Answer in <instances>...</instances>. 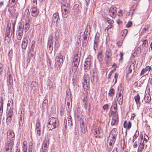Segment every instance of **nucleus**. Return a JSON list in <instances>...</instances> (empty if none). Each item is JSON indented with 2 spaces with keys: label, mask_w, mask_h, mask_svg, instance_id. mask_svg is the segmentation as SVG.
Returning <instances> with one entry per match:
<instances>
[{
  "label": "nucleus",
  "mask_w": 152,
  "mask_h": 152,
  "mask_svg": "<svg viewBox=\"0 0 152 152\" xmlns=\"http://www.w3.org/2000/svg\"><path fill=\"white\" fill-rule=\"evenodd\" d=\"M59 124L58 122L53 117H51L48 120L47 126L49 130L56 128Z\"/></svg>",
  "instance_id": "nucleus-1"
},
{
  "label": "nucleus",
  "mask_w": 152,
  "mask_h": 152,
  "mask_svg": "<svg viewBox=\"0 0 152 152\" xmlns=\"http://www.w3.org/2000/svg\"><path fill=\"white\" fill-rule=\"evenodd\" d=\"M112 53L111 50L107 48L105 53V61L106 65H108L112 62Z\"/></svg>",
  "instance_id": "nucleus-2"
},
{
  "label": "nucleus",
  "mask_w": 152,
  "mask_h": 152,
  "mask_svg": "<svg viewBox=\"0 0 152 152\" xmlns=\"http://www.w3.org/2000/svg\"><path fill=\"white\" fill-rule=\"evenodd\" d=\"M92 133L95 135L96 137H102L103 135V133L102 129L98 126H93L91 129Z\"/></svg>",
  "instance_id": "nucleus-3"
},
{
  "label": "nucleus",
  "mask_w": 152,
  "mask_h": 152,
  "mask_svg": "<svg viewBox=\"0 0 152 152\" xmlns=\"http://www.w3.org/2000/svg\"><path fill=\"white\" fill-rule=\"evenodd\" d=\"M112 114L113 117L111 123L112 126L117 125L118 122V117L117 111H112Z\"/></svg>",
  "instance_id": "nucleus-4"
},
{
  "label": "nucleus",
  "mask_w": 152,
  "mask_h": 152,
  "mask_svg": "<svg viewBox=\"0 0 152 152\" xmlns=\"http://www.w3.org/2000/svg\"><path fill=\"white\" fill-rule=\"evenodd\" d=\"M14 142L12 141H8L4 152H12Z\"/></svg>",
  "instance_id": "nucleus-5"
},
{
  "label": "nucleus",
  "mask_w": 152,
  "mask_h": 152,
  "mask_svg": "<svg viewBox=\"0 0 152 152\" xmlns=\"http://www.w3.org/2000/svg\"><path fill=\"white\" fill-rule=\"evenodd\" d=\"M63 62V56L61 53H59L56 57L55 64L56 65L59 66L62 64Z\"/></svg>",
  "instance_id": "nucleus-6"
},
{
  "label": "nucleus",
  "mask_w": 152,
  "mask_h": 152,
  "mask_svg": "<svg viewBox=\"0 0 152 152\" xmlns=\"http://www.w3.org/2000/svg\"><path fill=\"white\" fill-rule=\"evenodd\" d=\"M49 143V139L48 138H45V140L43 141L42 147V152H47L48 149V146Z\"/></svg>",
  "instance_id": "nucleus-7"
},
{
  "label": "nucleus",
  "mask_w": 152,
  "mask_h": 152,
  "mask_svg": "<svg viewBox=\"0 0 152 152\" xmlns=\"http://www.w3.org/2000/svg\"><path fill=\"white\" fill-rule=\"evenodd\" d=\"M80 54H76L75 55L72 62V65L73 66H78L80 60Z\"/></svg>",
  "instance_id": "nucleus-8"
},
{
  "label": "nucleus",
  "mask_w": 152,
  "mask_h": 152,
  "mask_svg": "<svg viewBox=\"0 0 152 152\" xmlns=\"http://www.w3.org/2000/svg\"><path fill=\"white\" fill-rule=\"evenodd\" d=\"M117 8L114 6H111L109 9V14L113 18H115L116 14Z\"/></svg>",
  "instance_id": "nucleus-9"
},
{
  "label": "nucleus",
  "mask_w": 152,
  "mask_h": 152,
  "mask_svg": "<svg viewBox=\"0 0 152 152\" xmlns=\"http://www.w3.org/2000/svg\"><path fill=\"white\" fill-rule=\"evenodd\" d=\"M91 59L89 58H87L86 59L84 64V70L86 72L87 71L90 69L91 64Z\"/></svg>",
  "instance_id": "nucleus-10"
},
{
  "label": "nucleus",
  "mask_w": 152,
  "mask_h": 152,
  "mask_svg": "<svg viewBox=\"0 0 152 152\" xmlns=\"http://www.w3.org/2000/svg\"><path fill=\"white\" fill-rule=\"evenodd\" d=\"M23 28L19 26L17 32V37L18 39L20 40L22 38L23 34Z\"/></svg>",
  "instance_id": "nucleus-11"
},
{
  "label": "nucleus",
  "mask_w": 152,
  "mask_h": 152,
  "mask_svg": "<svg viewBox=\"0 0 152 152\" xmlns=\"http://www.w3.org/2000/svg\"><path fill=\"white\" fill-rule=\"evenodd\" d=\"M65 7V5H63L61 7V11L62 15L63 17L66 18L68 16V13L69 12V8L68 7L64 8Z\"/></svg>",
  "instance_id": "nucleus-12"
},
{
  "label": "nucleus",
  "mask_w": 152,
  "mask_h": 152,
  "mask_svg": "<svg viewBox=\"0 0 152 152\" xmlns=\"http://www.w3.org/2000/svg\"><path fill=\"white\" fill-rule=\"evenodd\" d=\"M30 12L31 15L33 17H36L38 15L39 13V10L35 7H33L31 8L30 10Z\"/></svg>",
  "instance_id": "nucleus-13"
},
{
  "label": "nucleus",
  "mask_w": 152,
  "mask_h": 152,
  "mask_svg": "<svg viewBox=\"0 0 152 152\" xmlns=\"http://www.w3.org/2000/svg\"><path fill=\"white\" fill-rule=\"evenodd\" d=\"M15 134L14 133L11 131H9L7 132V137L9 139V141H12L13 142L14 139Z\"/></svg>",
  "instance_id": "nucleus-14"
},
{
  "label": "nucleus",
  "mask_w": 152,
  "mask_h": 152,
  "mask_svg": "<svg viewBox=\"0 0 152 152\" xmlns=\"http://www.w3.org/2000/svg\"><path fill=\"white\" fill-rule=\"evenodd\" d=\"M143 138V137L142 136L141 137V142L138 148V151L139 152H141L143 149L144 147V142Z\"/></svg>",
  "instance_id": "nucleus-15"
},
{
  "label": "nucleus",
  "mask_w": 152,
  "mask_h": 152,
  "mask_svg": "<svg viewBox=\"0 0 152 152\" xmlns=\"http://www.w3.org/2000/svg\"><path fill=\"white\" fill-rule=\"evenodd\" d=\"M99 38V37L96 36H96L94 39V48L95 50H96V48H97V46H98Z\"/></svg>",
  "instance_id": "nucleus-16"
},
{
  "label": "nucleus",
  "mask_w": 152,
  "mask_h": 152,
  "mask_svg": "<svg viewBox=\"0 0 152 152\" xmlns=\"http://www.w3.org/2000/svg\"><path fill=\"white\" fill-rule=\"evenodd\" d=\"M28 41L26 39H24L22 41V48L23 49H25L28 44Z\"/></svg>",
  "instance_id": "nucleus-17"
},
{
  "label": "nucleus",
  "mask_w": 152,
  "mask_h": 152,
  "mask_svg": "<svg viewBox=\"0 0 152 152\" xmlns=\"http://www.w3.org/2000/svg\"><path fill=\"white\" fill-rule=\"evenodd\" d=\"M58 18L59 16L58 13H55L53 14V20L54 23H57Z\"/></svg>",
  "instance_id": "nucleus-18"
},
{
  "label": "nucleus",
  "mask_w": 152,
  "mask_h": 152,
  "mask_svg": "<svg viewBox=\"0 0 152 152\" xmlns=\"http://www.w3.org/2000/svg\"><path fill=\"white\" fill-rule=\"evenodd\" d=\"M30 24L28 22H28H26L23 25V28H24V31L25 32H26L29 28Z\"/></svg>",
  "instance_id": "nucleus-19"
},
{
  "label": "nucleus",
  "mask_w": 152,
  "mask_h": 152,
  "mask_svg": "<svg viewBox=\"0 0 152 152\" xmlns=\"http://www.w3.org/2000/svg\"><path fill=\"white\" fill-rule=\"evenodd\" d=\"M13 80L12 77L10 76L7 79V84L8 86L11 87L12 85Z\"/></svg>",
  "instance_id": "nucleus-20"
},
{
  "label": "nucleus",
  "mask_w": 152,
  "mask_h": 152,
  "mask_svg": "<svg viewBox=\"0 0 152 152\" xmlns=\"http://www.w3.org/2000/svg\"><path fill=\"white\" fill-rule=\"evenodd\" d=\"M117 129L116 128H113L111 131L110 134L112 136V138H114L115 139V137L116 136L117 134Z\"/></svg>",
  "instance_id": "nucleus-21"
},
{
  "label": "nucleus",
  "mask_w": 152,
  "mask_h": 152,
  "mask_svg": "<svg viewBox=\"0 0 152 152\" xmlns=\"http://www.w3.org/2000/svg\"><path fill=\"white\" fill-rule=\"evenodd\" d=\"M48 101L47 99H45L42 104V109L43 110L46 109L48 108Z\"/></svg>",
  "instance_id": "nucleus-22"
},
{
  "label": "nucleus",
  "mask_w": 152,
  "mask_h": 152,
  "mask_svg": "<svg viewBox=\"0 0 152 152\" xmlns=\"http://www.w3.org/2000/svg\"><path fill=\"white\" fill-rule=\"evenodd\" d=\"M90 25H88L85 30L84 34H86L87 36H88L90 34Z\"/></svg>",
  "instance_id": "nucleus-23"
},
{
  "label": "nucleus",
  "mask_w": 152,
  "mask_h": 152,
  "mask_svg": "<svg viewBox=\"0 0 152 152\" xmlns=\"http://www.w3.org/2000/svg\"><path fill=\"white\" fill-rule=\"evenodd\" d=\"M19 120L18 121L19 125L20 126L22 125L23 124V115L21 114L20 115L19 117Z\"/></svg>",
  "instance_id": "nucleus-24"
},
{
  "label": "nucleus",
  "mask_w": 152,
  "mask_h": 152,
  "mask_svg": "<svg viewBox=\"0 0 152 152\" xmlns=\"http://www.w3.org/2000/svg\"><path fill=\"white\" fill-rule=\"evenodd\" d=\"M11 108V107H10V109H9L8 111L7 112V117L12 118L13 112L12 109Z\"/></svg>",
  "instance_id": "nucleus-25"
},
{
  "label": "nucleus",
  "mask_w": 152,
  "mask_h": 152,
  "mask_svg": "<svg viewBox=\"0 0 152 152\" xmlns=\"http://www.w3.org/2000/svg\"><path fill=\"white\" fill-rule=\"evenodd\" d=\"M134 99L135 100L136 102V103L137 105L138 104H140V96L139 94H137V95L135 96L134 97Z\"/></svg>",
  "instance_id": "nucleus-26"
},
{
  "label": "nucleus",
  "mask_w": 152,
  "mask_h": 152,
  "mask_svg": "<svg viewBox=\"0 0 152 152\" xmlns=\"http://www.w3.org/2000/svg\"><path fill=\"white\" fill-rule=\"evenodd\" d=\"M145 101L146 102L149 103L151 100V97L150 95H146L144 97Z\"/></svg>",
  "instance_id": "nucleus-27"
},
{
  "label": "nucleus",
  "mask_w": 152,
  "mask_h": 152,
  "mask_svg": "<svg viewBox=\"0 0 152 152\" xmlns=\"http://www.w3.org/2000/svg\"><path fill=\"white\" fill-rule=\"evenodd\" d=\"M83 102V104L84 106L86 109H87V107L88 105L87 103V98L86 97H85L83 98V99L82 100Z\"/></svg>",
  "instance_id": "nucleus-28"
},
{
  "label": "nucleus",
  "mask_w": 152,
  "mask_h": 152,
  "mask_svg": "<svg viewBox=\"0 0 152 152\" xmlns=\"http://www.w3.org/2000/svg\"><path fill=\"white\" fill-rule=\"evenodd\" d=\"M97 57L99 61H101L102 60L103 57L102 51L99 52L98 53Z\"/></svg>",
  "instance_id": "nucleus-29"
},
{
  "label": "nucleus",
  "mask_w": 152,
  "mask_h": 152,
  "mask_svg": "<svg viewBox=\"0 0 152 152\" xmlns=\"http://www.w3.org/2000/svg\"><path fill=\"white\" fill-rule=\"evenodd\" d=\"M115 90L113 88H110L109 92L108 95L110 96H113L114 95Z\"/></svg>",
  "instance_id": "nucleus-30"
},
{
  "label": "nucleus",
  "mask_w": 152,
  "mask_h": 152,
  "mask_svg": "<svg viewBox=\"0 0 152 152\" xmlns=\"http://www.w3.org/2000/svg\"><path fill=\"white\" fill-rule=\"evenodd\" d=\"M3 100L2 97H0V110L3 111Z\"/></svg>",
  "instance_id": "nucleus-31"
},
{
  "label": "nucleus",
  "mask_w": 152,
  "mask_h": 152,
  "mask_svg": "<svg viewBox=\"0 0 152 152\" xmlns=\"http://www.w3.org/2000/svg\"><path fill=\"white\" fill-rule=\"evenodd\" d=\"M139 132L138 131H136L135 134L133 136V139L132 140V142H133L134 141L136 140L139 135Z\"/></svg>",
  "instance_id": "nucleus-32"
},
{
  "label": "nucleus",
  "mask_w": 152,
  "mask_h": 152,
  "mask_svg": "<svg viewBox=\"0 0 152 152\" xmlns=\"http://www.w3.org/2000/svg\"><path fill=\"white\" fill-rule=\"evenodd\" d=\"M68 122L69 126H72V118L70 115H69L67 117Z\"/></svg>",
  "instance_id": "nucleus-33"
},
{
  "label": "nucleus",
  "mask_w": 152,
  "mask_h": 152,
  "mask_svg": "<svg viewBox=\"0 0 152 152\" xmlns=\"http://www.w3.org/2000/svg\"><path fill=\"white\" fill-rule=\"evenodd\" d=\"M113 108L114 110H115L114 111H117V104L116 102H113L112 104V106L111 107V108Z\"/></svg>",
  "instance_id": "nucleus-34"
},
{
  "label": "nucleus",
  "mask_w": 152,
  "mask_h": 152,
  "mask_svg": "<svg viewBox=\"0 0 152 152\" xmlns=\"http://www.w3.org/2000/svg\"><path fill=\"white\" fill-rule=\"evenodd\" d=\"M47 65L48 66L49 68H51V61L49 58H47Z\"/></svg>",
  "instance_id": "nucleus-35"
},
{
  "label": "nucleus",
  "mask_w": 152,
  "mask_h": 152,
  "mask_svg": "<svg viewBox=\"0 0 152 152\" xmlns=\"http://www.w3.org/2000/svg\"><path fill=\"white\" fill-rule=\"evenodd\" d=\"M118 102L119 105H121L123 104V96L121 97H118L117 98Z\"/></svg>",
  "instance_id": "nucleus-36"
},
{
  "label": "nucleus",
  "mask_w": 152,
  "mask_h": 152,
  "mask_svg": "<svg viewBox=\"0 0 152 152\" xmlns=\"http://www.w3.org/2000/svg\"><path fill=\"white\" fill-rule=\"evenodd\" d=\"M10 38L9 37H8L7 36H6L5 37L4 39V42L6 44H7L9 43L10 40Z\"/></svg>",
  "instance_id": "nucleus-37"
},
{
  "label": "nucleus",
  "mask_w": 152,
  "mask_h": 152,
  "mask_svg": "<svg viewBox=\"0 0 152 152\" xmlns=\"http://www.w3.org/2000/svg\"><path fill=\"white\" fill-rule=\"evenodd\" d=\"M14 27L13 28V31L12 32V31H11V34L10 33L9 35H8L7 36L8 37L11 38V37L12 36V37L13 38L14 37Z\"/></svg>",
  "instance_id": "nucleus-38"
},
{
  "label": "nucleus",
  "mask_w": 152,
  "mask_h": 152,
  "mask_svg": "<svg viewBox=\"0 0 152 152\" xmlns=\"http://www.w3.org/2000/svg\"><path fill=\"white\" fill-rule=\"evenodd\" d=\"M106 20L107 21V23L109 24H112L113 23V19H111L110 18H107Z\"/></svg>",
  "instance_id": "nucleus-39"
},
{
  "label": "nucleus",
  "mask_w": 152,
  "mask_h": 152,
  "mask_svg": "<svg viewBox=\"0 0 152 152\" xmlns=\"http://www.w3.org/2000/svg\"><path fill=\"white\" fill-rule=\"evenodd\" d=\"M84 80L85 82H86L87 80H89V77L88 75L85 74L83 77Z\"/></svg>",
  "instance_id": "nucleus-40"
},
{
  "label": "nucleus",
  "mask_w": 152,
  "mask_h": 152,
  "mask_svg": "<svg viewBox=\"0 0 152 152\" xmlns=\"http://www.w3.org/2000/svg\"><path fill=\"white\" fill-rule=\"evenodd\" d=\"M35 42L34 40H33L31 42V50H33L34 48Z\"/></svg>",
  "instance_id": "nucleus-41"
},
{
  "label": "nucleus",
  "mask_w": 152,
  "mask_h": 152,
  "mask_svg": "<svg viewBox=\"0 0 152 152\" xmlns=\"http://www.w3.org/2000/svg\"><path fill=\"white\" fill-rule=\"evenodd\" d=\"M78 67V66H73V65H72V71L74 73L75 72L77 71V69Z\"/></svg>",
  "instance_id": "nucleus-42"
},
{
  "label": "nucleus",
  "mask_w": 152,
  "mask_h": 152,
  "mask_svg": "<svg viewBox=\"0 0 152 152\" xmlns=\"http://www.w3.org/2000/svg\"><path fill=\"white\" fill-rule=\"evenodd\" d=\"M148 41H147V39L144 40L143 41L142 44L143 47H144L145 48L146 47L148 46Z\"/></svg>",
  "instance_id": "nucleus-43"
},
{
  "label": "nucleus",
  "mask_w": 152,
  "mask_h": 152,
  "mask_svg": "<svg viewBox=\"0 0 152 152\" xmlns=\"http://www.w3.org/2000/svg\"><path fill=\"white\" fill-rule=\"evenodd\" d=\"M128 31L126 29H125L122 31V36H125L127 33Z\"/></svg>",
  "instance_id": "nucleus-44"
},
{
  "label": "nucleus",
  "mask_w": 152,
  "mask_h": 152,
  "mask_svg": "<svg viewBox=\"0 0 152 152\" xmlns=\"http://www.w3.org/2000/svg\"><path fill=\"white\" fill-rule=\"evenodd\" d=\"M36 130L37 131V135L39 136L40 134L41 131L40 128H36Z\"/></svg>",
  "instance_id": "nucleus-45"
},
{
  "label": "nucleus",
  "mask_w": 152,
  "mask_h": 152,
  "mask_svg": "<svg viewBox=\"0 0 152 152\" xmlns=\"http://www.w3.org/2000/svg\"><path fill=\"white\" fill-rule=\"evenodd\" d=\"M12 118H9L7 117L6 122L7 124L8 125L11 122Z\"/></svg>",
  "instance_id": "nucleus-46"
},
{
  "label": "nucleus",
  "mask_w": 152,
  "mask_h": 152,
  "mask_svg": "<svg viewBox=\"0 0 152 152\" xmlns=\"http://www.w3.org/2000/svg\"><path fill=\"white\" fill-rule=\"evenodd\" d=\"M53 43V39L52 38H49L48 42V44L52 45Z\"/></svg>",
  "instance_id": "nucleus-47"
},
{
  "label": "nucleus",
  "mask_w": 152,
  "mask_h": 152,
  "mask_svg": "<svg viewBox=\"0 0 152 152\" xmlns=\"http://www.w3.org/2000/svg\"><path fill=\"white\" fill-rule=\"evenodd\" d=\"M103 108L104 110H106V111H107L109 109V105L108 104H104L103 106Z\"/></svg>",
  "instance_id": "nucleus-48"
},
{
  "label": "nucleus",
  "mask_w": 152,
  "mask_h": 152,
  "mask_svg": "<svg viewBox=\"0 0 152 152\" xmlns=\"http://www.w3.org/2000/svg\"><path fill=\"white\" fill-rule=\"evenodd\" d=\"M24 16H26V17H27L28 16V15L30 14L29 11L28 10H26L24 13Z\"/></svg>",
  "instance_id": "nucleus-49"
},
{
  "label": "nucleus",
  "mask_w": 152,
  "mask_h": 152,
  "mask_svg": "<svg viewBox=\"0 0 152 152\" xmlns=\"http://www.w3.org/2000/svg\"><path fill=\"white\" fill-rule=\"evenodd\" d=\"M40 125L39 123V122L37 120L36 121V128H40Z\"/></svg>",
  "instance_id": "nucleus-50"
},
{
  "label": "nucleus",
  "mask_w": 152,
  "mask_h": 152,
  "mask_svg": "<svg viewBox=\"0 0 152 152\" xmlns=\"http://www.w3.org/2000/svg\"><path fill=\"white\" fill-rule=\"evenodd\" d=\"M10 30H11L10 28H9L7 30L5 34L6 36H7L9 35L10 33Z\"/></svg>",
  "instance_id": "nucleus-51"
},
{
  "label": "nucleus",
  "mask_w": 152,
  "mask_h": 152,
  "mask_svg": "<svg viewBox=\"0 0 152 152\" xmlns=\"http://www.w3.org/2000/svg\"><path fill=\"white\" fill-rule=\"evenodd\" d=\"M146 72H147V71H146V70H145V69H142V70L141 72V73H140V75H143L145 74H147V73H146Z\"/></svg>",
  "instance_id": "nucleus-52"
},
{
  "label": "nucleus",
  "mask_w": 152,
  "mask_h": 152,
  "mask_svg": "<svg viewBox=\"0 0 152 152\" xmlns=\"http://www.w3.org/2000/svg\"><path fill=\"white\" fill-rule=\"evenodd\" d=\"M87 40H85V39H83V41H82V43H83V47H84V46H86V43L87 42Z\"/></svg>",
  "instance_id": "nucleus-53"
},
{
  "label": "nucleus",
  "mask_w": 152,
  "mask_h": 152,
  "mask_svg": "<svg viewBox=\"0 0 152 152\" xmlns=\"http://www.w3.org/2000/svg\"><path fill=\"white\" fill-rule=\"evenodd\" d=\"M22 151L23 152H27V147L26 145H25L23 147Z\"/></svg>",
  "instance_id": "nucleus-54"
},
{
  "label": "nucleus",
  "mask_w": 152,
  "mask_h": 152,
  "mask_svg": "<svg viewBox=\"0 0 152 152\" xmlns=\"http://www.w3.org/2000/svg\"><path fill=\"white\" fill-rule=\"evenodd\" d=\"M31 2L33 6H35L37 4V0H31Z\"/></svg>",
  "instance_id": "nucleus-55"
},
{
  "label": "nucleus",
  "mask_w": 152,
  "mask_h": 152,
  "mask_svg": "<svg viewBox=\"0 0 152 152\" xmlns=\"http://www.w3.org/2000/svg\"><path fill=\"white\" fill-rule=\"evenodd\" d=\"M144 140L145 142H147L149 139L148 137L145 134V135H144Z\"/></svg>",
  "instance_id": "nucleus-56"
},
{
  "label": "nucleus",
  "mask_w": 152,
  "mask_h": 152,
  "mask_svg": "<svg viewBox=\"0 0 152 152\" xmlns=\"http://www.w3.org/2000/svg\"><path fill=\"white\" fill-rule=\"evenodd\" d=\"M132 23L131 21L128 22L126 25V26L127 27H129L132 26Z\"/></svg>",
  "instance_id": "nucleus-57"
},
{
  "label": "nucleus",
  "mask_w": 152,
  "mask_h": 152,
  "mask_svg": "<svg viewBox=\"0 0 152 152\" xmlns=\"http://www.w3.org/2000/svg\"><path fill=\"white\" fill-rule=\"evenodd\" d=\"M48 85L49 88H50L53 86L52 83L51 81H49L48 82Z\"/></svg>",
  "instance_id": "nucleus-58"
},
{
  "label": "nucleus",
  "mask_w": 152,
  "mask_h": 152,
  "mask_svg": "<svg viewBox=\"0 0 152 152\" xmlns=\"http://www.w3.org/2000/svg\"><path fill=\"white\" fill-rule=\"evenodd\" d=\"M149 27L150 25H145V27L143 29V30L144 29L145 31H146L148 30Z\"/></svg>",
  "instance_id": "nucleus-59"
},
{
  "label": "nucleus",
  "mask_w": 152,
  "mask_h": 152,
  "mask_svg": "<svg viewBox=\"0 0 152 152\" xmlns=\"http://www.w3.org/2000/svg\"><path fill=\"white\" fill-rule=\"evenodd\" d=\"M151 69V66H146L145 68V69L146 70V71H147V72H148Z\"/></svg>",
  "instance_id": "nucleus-60"
},
{
  "label": "nucleus",
  "mask_w": 152,
  "mask_h": 152,
  "mask_svg": "<svg viewBox=\"0 0 152 152\" xmlns=\"http://www.w3.org/2000/svg\"><path fill=\"white\" fill-rule=\"evenodd\" d=\"M132 126V124L131 122L130 121H129L128 123V126L127 128L128 129H129L131 128Z\"/></svg>",
  "instance_id": "nucleus-61"
},
{
  "label": "nucleus",
  "mask_w": 152,
  "mask_h": 152,
  "mask_svg": "<svg viewBox=\"0 0 152 152\" xmlns=\"http://www.w3.org/2000/svg\"><path fill=\"white\" fill-rule=\"evenodd\" d=\"M128 126V123L127 121H125L124 123V127L125 128H127Z\"/></svg>",
  "instance_id": "nucleus-62"
},
{
  "label": "nucleus",
  "mask_w": 152,
  "mask_h": 152,
  "mask_svg": "<svg viewBox=\"0 0 152 152\" xmlns=\"http://www.w3.org/2000/svg\"><path fill=\"white\" fill-rule=\"evenodd\" d=\"M133 146L134 148H135L137 146V141H135L133 144Z\"/></svg>",
  "instance_id": "nucleus-63"
},
{
  "label": "nucleus",
  "mask_w": 152,
  "mask_h": 152,
  "mask_svg": "<svg viewBox=\"0 0 152 152\" xmlns=\"http://www.w3.org/2000/svg\"><path fill=\"white\" fill-rule=\"evenodd\" d=\"M28 152H32V146L30 145L28 148Z\"/></svg>",
  "instance_id": "nucleus-64"
}]
</instances>
